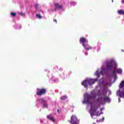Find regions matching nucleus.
<instances>
[{
	"instance_id": "1",
	"label": "nucleus",
	"mask_w": 124,
	"mask_h": 124,
	"mask_svg": "<svg viewBox=\"0 0 124 124\" xmlns=\"http://www.w3.org/2000/svg\"><path fill=\"white\" fill-rule=\"evenodd\" d=\"M101 99H102L105 102L109 103L111 101V99L109 98V96H107V92L106 91H103L101 96L100 97Z\"/></svg>"
},
{
	"instance_id": "2",
	"label": "nucleus",
	"mask_w": 124,
	"mask_h": 124,
	"mask_svg": "<svg viewBox=\"0 0 124 124\" xmlns=\"http://www.w3.org/2000/svg\"><path fill=\"white\" fill-rule=\"evenodd\" d=\"M96 94L91 93L90 95L87 94L84 98V100L83 101V103H88L89 102V100L91 99V98H96Z\"/></svg>"
},
{
	"instance_id": "3",
	"label": "nucleus",
	"mask_w": 124,
	"mask_h": 124,
	"mask_svg": "<svg viewBox=\"0 0 124 124\" xmlns=\"http://www.w3.org/2000/svg\"><path fill=\"white\" fill-rule=\"evenodd\" d=\"M98 108L96 107V105L93 104L91 105V110L89 111V113L91 114V117H93L94 116V113L96 112Z\"/></svg>"
},
{
	"instance_id": "4",
	"label": "nucleus",
	"mask_w": 124,
	"mask_h": 124,
	"mask_svg": "<svg viewBox=\"0 0 124 124\" xmlns=\"http://www.w3.org/2000/svg\"><path fill=\"white\" fill-rule=\"evenodd\" d=\"M47 93V91L46 90V89L45 88H42V89H37V92L36 94L37 95H38V96H41L42 95H43V94H45Z\"/></svg>"
},
{
	"instance_id": "5",
	"label": "nucleus",
	"mask_w": 124,
	"mask_h": 124,
	"mask_svg": "<svg viewBox=\"0 0 124 124\" xmlns=\"http://www.w3.org/2000/svg\"><path fill=\"white\" fill-rule=\"evenodd\" d=\"M71 124H79L80 121L78 120V119L76 115H73L71 117V121H68Z\"/></svg>"
},
{
	"instance_id": "6",
	"label": "nucleus",
	"mask_w": 124,
	"mask_h": 124,
	"mask_svg": "<svg viewBox=\"0 0 124 124\" xmlns=\"http://www.w3.org/2000/svg\"><path fill=\"white\" fill-rule=\"evenodd\" d=\"M117 95H119L120 97H123L124 98V89H119V90L117 91Z\"/></svg>"
},
{
	"instance_id": "7",
	"label": "nucleus",
	"mask_w": 124,
	"mask_h": 124,
	"mask_svg": "<svg viewBox=\"0 0 124 124\" xmlns=\"http://www.w3.org/2000/svg\"><path fill=\"white\" fill-rule=\"evenodd\" d=\"M87 81L88 82V85L89 86H91V85H93L95 83V82H97V78L95 79H87Z\"/></svg>"
},
{
	"instance_id": "8",
	"label": "nucleus",
	"mask_w": 124,
	"mask_h": 124,
	"mask_svg": "<svg viewBox=\"0 0 124 124\" xmlns=\"http://www.w3.org/2000/svg\"><path fill=\"white\" fill-rule=\"evenodd\" d=\"M107 67L108 70H112V69L113 67V62L111 61L108 62Z\"/></svg>"
},
{
	"instance_id": "9",
	"label": "nucleus",
	"mask_w": 124,
	"mask_h": 124,
	"mask_svg": "<svg viewBox=\"0 0 124 124\" xmlns=\"http://www.w3.org/2000/svg\"><path fill=\"white\" fill-rule=\"evenodd\" d=\"M79 42L82 44V46H84L86 42H88V41H87V39L85 37H81L80 38L79 40Z\"/></svg>"
},
{
	"instance_id": "10",
	"label": "nucleus",
	"mask_w": 124,
	"mask_h": 124,
	"mask_svg": "<svg viewBox=\"0 0 124 124\" xmlns=\"http://www.w3.org/2000/svg\"><path fill=\"white\" fill-rule=\"evenodd\" d=\"M46 118L49 120V121H51V122H53V123H55V122H56V119H55V118L52 116V115L51 114L47 115L46 116Z\"/></svg>"
},
{
	"instance_id": "11",
	"label": "nucleus",
	"mask_w": 124,
	"mask_h": 124,
	"mask_svg": "<svg viewBox=\"0 0 124 124\" xmlns=\"http://www.w3.org/2000/svg\"><path fill=\"white\" fill-rule=\"evenodd\" d=\"M86 50V51H89V50H91L92 46H90V45L88 44H85L84 45L82 46Z\"/></svg>"
},
{
	"instance_id": "12",
	"label": "nucleus",
	"mask_w": 124,
	"mask_h": 124,
	"mask_svg": "<svg viewBox=\"0 0 124 124\" xmlns=\"http://www.w3.org/2000/svg\"><path fill=\"white\" fill-rule=\"evenodd\" d=\"M82 85L84 87V88H88V79L84 80L82 82Z\"/></svg>"
},
{
	"instance_id": "13",
	"label": "nucleus",
	"mask_w": 124,
	"mask_h": 124,
	"mask_svg": "<svg viewBox=\"0 0 124 124\" xmlns=\"http://www.w3.org/2000/svg\"><path fill=\"white\" fill-rule=\"evenodd\" d=\"M55 7L56 8H58L59 9H62V8L63 7V6L62 5L59 4V3H54Z\"/></svg>"
},
{
	"instance_id": "14",
	"label": "nucleus",
	"mask_w": 124,
	"mask_h": 124,
	"mask_svg": "<svg viewBox=\"0 0 124 124\" xmlns=\"http://www.w3.org/2000/svg\"><path fill=\"white\" fill-rule=\"evenodd\" d=\"M37 101H38L39 103H40L41 104H43L44 103H45V100H44V98H39L37 100Z\"/></svg>"
},
{
	"instance_id": "15",
	"label": "nucleus",
	"mask_w": 124,
	"mask_h": 124,
	"mask_svg": "<svg viewBox=\"0 0 124 124\" xmlns=\"http://www.w3.org/2000/svg\"><path fill=\"white\" fill-rule=\"evenodd\" d=\"M124 80H123L121 81V82L120 84L119 89H124Z\"/></svg>"
},
{
	"instance_id": "16",
	"label": "nucleus",
	"mask_w": 124,
	"mask_h": 124,
	"mask_svg": "<svg viewBox=\"0 0 124 124\" xmlns=\"http://www.w3.org/2000/svg\"><path fill=\"white\" fill-rule=\"evenodd\" d=\"M118 14L120 15H124V10H120L117 11Z\"/></svg>"
},
{
	"instance_id": "17",
	"label": "nucleus",
	"mask_w": 124,
	"mask_h": 124,
	"mask_svg": "<svg viewBox=\"0 0 124 124\" xmlns=\"http://www.w3.org/2000/svg\"><path fill=\"white\" fill-rule=\"evenodd\" d=\"M67 98H68V97L66 95L62 96L61 97V100H65V99H67Z\"/></svg>"
},
{
	"instance_id": "18",
	"label": "nucleus",
	"mask_w": 124,
	"mask_h": 124,
	"mask_svg": "<svg viewBox=\"0 0 124 124\" xmlns=\"http://www.w3.org/2000/svg\"><path fill=\"white\" fill-rule=\"evenodd\" d=\"M43 105L44 108H48V105L47 104V103H46V101L43 104Z\"/></svg>"
},
{
	"instance_id": "19",
	"label": "nucleus",
	"mask_w": 124,
	"mask_h": 124,
	"mask_svg": "<svg viewBox=\"0 0 124 124\" xmlns=\"http://www.w3.org/2000/svg\"><path fill=\"white\" fill-rule=\"evenodd\" d=\"M117 72L119 74H122V73H123V70L121 69H118L117 70Z\"/></svg>"
},
{
	"instance_id": "20",
	"label": "nucleus",
	"mask_w": 124,
	"mask_h": 124,
	"mask_svg": "<svg viewBox=\"0 0 124 124\" xmlns=\"http://www.w3.org/2000/svg\"><path fill=\"white\" fill-rule=\"evenodd\" d=\"M11 16L12 17H16V13L14 12L11 13Z\"/></svg>"
},
{
	"instance_id": "21",
	"label": "nucleus",
	"mask_w": 124,
	"mask_h": 124,
	"mask_svg": "<svg viewBox=\"0 0 124 124\" xmlns=\"http://www.w3.org/2000/svg\"><path fill=\"white\" fill-rule=\"evenodd\" d=\"M36 16L37 17V18H38V19H42V16H40V15L39 14H37L36 15Z\"/></svg>"
},
{
	"instance_id": "22",
	"label": "nucleus",
	"mask_w": 124,
	"mask_h": 124,
	"mask_svg": "<svg viewBox=\"0 0 124 124\" xmlns=\"http://www.w3.org/2000/svg\"><path fill=\"white\" fill-rule=\"evenodd\" d=\"M116 72H117V71H116V70H114L113 71H112V74H113V75H115V74H116Z\"/></svg>"
},
{
	"instance_id": "23",
	"label": "nucleus",
	"mask_w": 124,
	"mask_h": 124,
	"mask_svg": "<svg viewBox=\"0 0 124 124\" xmlns=\"http://www.w3.org/2000/svg\"><path fill=\"white\" fill-rule=\"evenodd\" d=\"M99 112V111H98V112L96 113V116L97 117H98V116H100V113L98 114Z\"/></svg>"
},
{
	"instance_id": "24",
	"label": "nucleus",
	"mask_w": 124,
	"mask_h": 124,
	"mask_svg": "<svg viewBox=\"0 0 124 124\" xmlns=\"http://www.w3.org/2000/svg\"><path fill=\"white\" fill-rule=\"evenodd\" d=\"M19 15H20L21 16H23V15H24V13L23 12L20 13Z\"/></svg>"
},
{
	"instance_id": "25",
	"label": "nucleus",
	"mask_w": 124,
	"mask_h": 124,
	"mask_svg": "<svg viewBox=\"0 0 124 124\" xmlns=\"http://www.w3.org/2000/svg\"><path fill=\"white\" fill-rule=\"evenodd\" d=\"M53 21L55 22L56 24H57V19H54Z\"/></svg>"
},
{
	"instance_id": "26",
	"label": "nucleus",
	"mask_w": 124,
	"mask_h": 124,
	"mask_svg": "<svg viewBox=\"0 0 124 124\" xmlns=\"http://www.w3.org/2000/svg\"><path fill=\"white\" fill-rule=\"evenodd\" d=\"M84 54H85V55H86V56L88 55V52H85L84 53Z\"/></svg>"
},
{
	"instance_id": "27",
	"label": "nucleus",
	"mask_w": 124,
	"mask_h": 124,
	"mask_svg": "<svg viewBox=\"0 0 124 124\" xmlns=\"http://www.w3.org/2000/svg\"><path fill=\"white\" fill-rule=\"evenodd\" d=\"M57 112H58V113H60V110L58 109Z\"/></svg>"
},
{
	"instance_id": "28",
	"label": "nucleus",
	"mask_w": 124,
	"mask_h": 124,
	"mask_svg": "<svg viewBox=\"0 0 124 124\" xmlns=\"http://www.w3.org/2000/svg\"><path fill=\"white\" fill-rule=\"evenodd\" d=\"M37 6H38V4H37V5H36V8H37Z\"/></svg>"
},
{
	"instance_id": "29",
	"label": "nucleus",
	"mask_w": 124,
	"mask_h": 124,
	"mask_svg": "<svg viewBox=\"0 0 124 124\" xmlns=\"http://www.w3.org/2000/svg\"><path fill=\"white\" fill-rule=\"evenodd\" d=\"M122 3H124V0H122Z\"/></svg>"
},
{
	"instance_id": "30",
	"label": "nucleus",
	"mask_w": 124,
	"mask_h": 124,
	"mask_svg": "<svg viewBox=\"0 0 124 124\" xmlns=\"http://www.w3.org/2000/svg\"><path fill=\"white\" fill-rule=\"evenodd\" d=\"M97 76H98V74H97V72H96Z\"/></svg>"
},
{
	"instance_id": "31",
	"label": "nucleus",
	"mask_w": 124,
	"mask_h": 124,
	"mask_svg": "<svg viewBox=\"0 0 124 124\" xmlns=\"http://www.w3.org/2000/svg\"><path fill=\"white\" fill-rule=\"evenodd\" d=\"M103 121H104V117L103 118Z\"/></svg>"
},
{
	"instance_id": "32",
	"label": "nucleus",
	"mask_w": 124,
	"mask_h": 124,
	"mask_svg": "<svg viewBox=\"0 0 124 124\" xmlns=\"http://www.w3.org/2000/svg\"><path fill=\"white\" fill-rule=\"evenodd\" d=\"M56 10H56V9H54V11H56Z\"/></svg>"
},
{
	"instance_id": "33",
	"label": "nucleus",
	"mask_w": 124,
	"mask_h": 124,
	"mask_svg": "<svg viewBox=\"0 0 124 124\" xmlns=\"http://www.w3.org/2000/svg\"><path fill=\"white\" fill-rule=\"evenodd\" d=\"M112 2H114V0H112Z\"/></svg>"
},
{
	"instance_id": "34",
	"label": "nucleus",
	"mask_w": 124,
	"mask_h": 124,
	"mask_svg": "<svg viewBox=\"0 0 124 124\" xmlns=\"http://www.w3.org/2000/svg\"><path fill=\"white\" fill-rule=\"evenodd\" d=\"M119 101H121V100L120 99V98L119 99Z\"/></svg>"
},
{
	"instance_id": "35",
	"label": "nucleus",
	"mask_w": 124,
	"mask_h": 124,
	"mask_svg": "<svg viewBox=\"0 0 124 124\" xmlns=\"http://www.w3.org/2000/svg\"><path fill=\"white\" fill-rule=\"evenodd\" d=\"M93 124H96V123H93Z\"/></svg>"
}]
</instances>
